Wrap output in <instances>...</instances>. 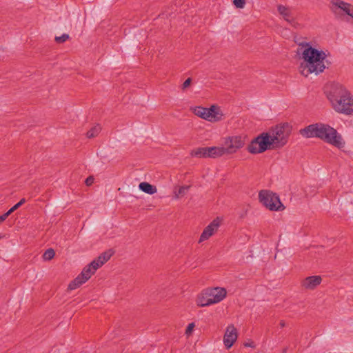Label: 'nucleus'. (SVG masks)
<instances>
[{
  "label": "nucleus",
  "mask_w": 353,
  "mask_h": 353,
  "mask_svg": "<svg viewBox=\"0 0 353 353\" xmlns=\"http://www.w3.org/2000/svg\"><path fill=\"white\" fill-rule=\"evenodd\" d=\"M69 38V36L68 34H63L61 36H57L55 37V41L57 43H63L65 42V41H67Z\"/></svg>",
  "instance_id": "a878e982"
},
{
  "label": "nucleus",
  "mask_w": 353,
  "mask_h": 353,
  "mask_svg": "<svg viewBox=\"0 0 353 353\" xmlns=\"http://www.w3.org/2000/svg\"><path fill=\"white\" fill-rule=\"evenodd\" d=\"M225 118L223 110L216 104L207 107L206 121L210 123H218Z\"/></svg>",
  "instance_id": "ddd939ff"
},
{
  "label": "nucleus",
  "mask_w": 353,
  "mask_h": 353,
  "mask_svg": "<svg viewBox=\"0 0 353 353\" xmlns=\"http://www.w3.org/2000/svg\"><path fill=\"white\" fill-rule=\"evenodd\" d=\"M190 185H182L175 186L173 190V194L176 198L183 196L190 189Z\"/></svg>",
  "instance_id": "aec40b11"
},
{
  "label": "nucleus",
  "mask_w": 353,
  "mask_h": 353,
  "mask_svg": "<svg viewBox=\"0 0 353 353\" xmlns=\"http://www.w3.org/2000/svg\"><path fill=\"white\" fill-rule=\"evenodd\" d=\"M277 12L279 14L283 16L285 19H287L290 15V8L283 4H279L277 5Z\"/></svg>",
  "instance_id": "412c9836"
},
{
  "label": "nucleus",
  "mask_w": 353,
  "mask_h": 353,
  "mask_svg": "<svg viewBox=\"0 0 353 353\" xmlns=\"http://www.w3.org/2000/svg\"><path fill=\"white\" fill-rule=\"evenodd\" d=\"M196 324L194 322L190 323L187 325L184 330V335L187 339L190 338L195 330Z\"/></svg>",
  "instance_id": "4be33fe9"
},
{
  "label": "nucleus",
  "mask_w": 353,
  "mask_h": 353,
  "mask_svg": "<svg viewBox=\"0 0 353 353\" xmlns=\"http://www.w3.org/2000/svg\"><path fill=\"white\" fill-rule=\"evenodd\" d=\"M14 211H15L12 208H11L6 213L0 216L1 218H3V221L7 219V217L11 214Z\"/></svg>",
  "instance_id": "c85d7f7f"
},
{
  "label": "nucleus",
  "mask_w": 353,
  "mask_h": 353,
  "mask_svg": "<svg viewBox=\"0 0 353 353\" xmlns=\"http://www.w3.org/2000/svg\"><path fill=\"white\" fill-rule=\"evenodd\" d=\"M222 223V217L217 216L214 218L206 227L204 228L199 238L198 243H202L210 239L217 232Z\"/></svg>",
  "instance_id": "f8f14e48"
},
{
  "label": "nucleus",
  "mask_w": 353,
  "mask_h": 353,
  "mask_svg": "<svg viewBox=\"0 0 353 353\" xmlns=\"http://www.w3.org/2000/svg\"><path fill=\"white\" fill-rule=\"evenodd\" d=\"M246 3V0H233V5L239 9H243Z\"/></svg>",
  "instance_id": "393cba45"
},
{
  "label": "nucleus",
  "mask_w": 353,
  "mask_h": 353,
  "mask_svg": "<svg viewBox=\"0 0 353 353\" xmlns=\"http://www.w3.org/2000/svg\"><path fill=\"white\" fill-rule=\"evenodd\" d=\"M112 255V250H107L85 265L81 272L68 284V292L75 290L85 283L96 273L99 268H101L110 259Z\"/></svg>",
  "instance_id": "20e7f679"
},
{
  "label": "nucleus",
  "mask_w": 353,
  "mask_h": 353,
  "mask_svg": "<svg viewBox=\"0 0 353 353\" xmlns=\"http://www.w3.org/2000/svg\"><path fill=\"white\" fill-rule=\"evenodd\" d=\"M139 188L142 192L150 195L157 192V187L148 182L140 183L139 185Z\"/></svg>",
  "instance_id": "a211bd4d"
},
{
  "label": "nucleus",
  "mask_w": 353,
  "mask_h": 353,
  "mask_svg": "<svg viewBox=\"0 0 353 353\" xmlns=\"http://www.w3.org/2000/svg\"><path fill=\"white\" fill-rule=\"evenodd\" d=\"M345 18H348L353 23V4H351Z\"/></svg>",
  "instance_id": "bb28decb"
},
{
  "label": "nucleus",
  "mask_w": 353,
  "mask_h": 353,
  "mask_svg": "<svg viewBox=\"0 0 353 353\" xmlns=\"http://www.w3.org/2000/svg\"><path fill=\"white\" fill-rule=\"evenodd\" d=\"M239 330L234 323L228 324L223 332L222 343L226 350H230L238 341Z\"/></svg>",
  "instance_id": "1a4fd4ad"
},
{
  "label": "nucleus",
  "mask_w": 353,
  "mask_h": 353,
  "mask_svg": "<svg viewBox=\"0 0 353 353\" xmlns=\"http://www.w3.org/2000/svg\"><path fill=\"white\" fill-rule=\"evenodd\" d=\"M300 59L299 70L304 77L319 74L330 65L329 52L309 42H302L297 48Z\"/></svg>",
  "instance_id": "f257e3e1"
},
{
  "label": "nucleus",
  "mask_w": 353,
  "mask_h": 353,
  "mask_svg": "<svg viewBox=\"0 0 353 353\" xmlns=\"http://www.w3.org/2000/svg\"><path fill=\"white\" fill-rule=\"evenodd\" d=\"M243 345L245 348H249L252 350H256L257 347L256 342L251 338L245 339L243 343Z\"/></svg>",
  "instance_id": "5701e85b"
},
{
  "label": "nucleus",
  "mask_w": 353,
  "mask_h": 353,
  "mask_svg": "<svg viewBox=\"0 0 353 353\" xmlns=\"http://www.w3.org/2000/svg\"><path fill=\"white\" fill-rule=\"evenodd\" d=\"M190 84V79H187L184 83H183V88H187L188 86H189Z\"/></svg>",
  "instance_id": "7c9ffc66"
},
{
  "label": "nucleus",
  "mask_w": 353,
  "mask_h": 353,
  "mask_svg": "<svg viewBox=\"0 0 353 353\" xmlns=\"http://www.w3.org/2000/svg\"><path fill=\"white\" fill-rule=\"evenodd\" d=\"M2 237H3V236H2V235H1V234H0V239H1Z\"/></svg>",
  "instance_id": "2f4dec72"
},
{
  "label": "nucleus",
  "mask_w": 353,
  "mask_h": 353,
  "mask_svg": "<svg viewBox=\"0 0 353 353\" xmlns=\"http://www.w3.org/2000/svg\"><path fill=\"white\" fill-rule=\"evenodd\" d=\"M299 133L305 138L320 139L339 150H343L346 146L345 140L342 134L327 123L322 122L312 123L300 130Z\"/></svg>",
  "instance_id": "f03ea898"
},
{
  "label": "nucleus",
  "mask_w": 353,
  "mask_h": 353,
  "mask_svg": "<svg viewBox=\"0 0 353 353\" xmlns=\"http://www.w3.org/2000/svg\"><path fill=\"white\" fill-rule=\"evenodd\" d=\"M94 180L93 176H89L85 179V183L87 186H90L93 184Z\"/></svg>",
  "instance_id": "cd10ccee"
},
{
  "label": "nucleus",
  "mask_w": 353,
  "mask_h": 353,
  "mask_svg": "<svg viewBox=\"0 0 353 353\" xmlns=\"http://www.w3.org/2000/svg\"><path fill=\"white\" fill-rule=\"evenodd\" d=\"M208 147L197 148L192 150L191 155L196 158H209Z\"/></svg>",
  "instance_id": "6ab92c4d"
},
{
  "label": "nucleus",
  "mask_w": 353,
  "mask_h": 353,
  "mask_svg": "<svg viewBox=\"0 0 353 353\" xmlns=\"http://www.w3.org/2000/svg\"><path fill=\"white\" fill-rule=\"evenodd\" d=\"M323 278L320 275H312L304 278L301 282V287L306 290H314L322 283Z\"/></svg>",
  "instance_id": "4468645a"
},
{
  "label": "nucleus",
  "mask_w": 353,
  "mask_h": 353,
  "mask_svg": "<svg viewBox=\"0 0 353 353\" xmlns=\"http://www.w3.org/2000/svg\"><path fill=\"white\" fill-rule=\"evenodd\" d=\"M351 4L345 0H330L327 8L333 16L341 19L345 18Z\"/></svg>",
  "instance_id": "9b49d317"
},
{
  "label": "nucleus",
  "mask_w": 353,
  "mask_h": 353,
  "mask_svg": "<svg viewBox=\"0 0 353 353\" xmlns=\"http://www.w3.org/2000/svg\"><path fill=\"white\" fill-rule=\"evenodd\" d=\"M55 256V252L53 249H48L43 254V259L46 261H51Z\"/></svg>",
  "instance_id": "b1692460"
},
{
  "label": "nucleus",
  "mask_w": 353,
  "mask_h": 353,
  "mask_svg": "<svg viewBox=\"0 0 353 353\" xmlns=\"http://www.w3.org/2000/svg\"><path fill=\"white\" fill-rule=\"evenodd\" d=\"M258 199L259 203L270 211L282 212L285 209L279 196L270 190H262L259 191Z\"/></svg>",
  "instance_id": "0eeeda50"
},
{
  "label": "nucleus",
  "mask_w": 353,
  "mask_h": 353,
  "mask_svg": "<svg viewBox=\"0 0 353 353\" xmlns=\"http://www.w3.org/2000/svg\"><path fill=\"white\" fill-rule=\"evenodd\" d=\"M26 200L24 199H21L19 202L15 204L13 207H12L14 210L18 209L22 204L25 203Z\"/></svg>",
  "instance_id": "c756f323"
},
{
  "label": "nucleus",
  "mask_w": 353,
  "mask_h": 353,
  "mask_svg": "<svg viewBox=\"0 0 353 353\" xmlns=\"http://www.w3.org/2000/svg\"><path fill=\"white\" fill-rule=\"evenodd\" d=\"M209 158H219L225 155L222 145L208 147Z\"/></svg>",
  "instance_id": "2eb2a0df"
},
{
  "label": "nucleus",
  "mask_w": 353,
  "mask_h": 353,
  "mask_svg": "<svg viewBox=\"0 0 353 353\" xmlns=\"http://www.w3.org/2000/svg\"><path fill=\"white\" fill-rule=\"evenodd\" d=\"M190 111L195 116L206 121L207 107L196 105L191 107Z\"/></svg>",
  "instance_id": "f3484780"
},
{
  "label": "nucleus",
  "mask_w": 353,
  "mask_h": 353,
  "mask_svg": "<svg viewBox=\"0 0 353 353\" xmlns=\"http://www.w3.org/2000/svg\"><path fill=\"white\" fill-rule=\"evenodd\" d=\"M245 145V139L241 135L227 136L223 138V148L225 154H233Z\"/></svg>",
  "instance_id": "9d476101"
},
{
  "label": "nucleus",
  "mask_w": 353,
  "mask_h": 353,
  "mask_svg": "<svg viewBox=\"0 0 353 353\" xmlns=\"http://www.w3.org/2000/svg\"><path fill=\"white\" fill-rule=\"evenodd\" d=\"M292 130L288 122H279L265 130L274 150L283 148L288 142Z\"/></svg>",
  "instance_id": "423d86ee"
},
{
  "label": "nucleus",
  "mask_w": 353,
  "mask_h": 353,
  "mask_svg": "<svg viewBox=\"0 0 353 353\" xmlns=\"http://www.w3.org/2000/svg\"><path fill=\"white\" fill-rule=\"evenodd\" d=\"M228 296V292L225 287L211 285L200 290L196 294L194 301L198 308H204L223 302Z\"/></svg>",
  "instance_id": "39448f33"
},
{
  "label": "nucleus",
  "mask_w": 353,
  "mask_h": 353,
  "mask_svg": "<svg viewBox=\"0 0 353 353\" xmlns=\"http://www.w3.org/2000/svg\"><path fill=\"white\" fill-rule=\"evenodd\" d=\"M101 130V125L99 123H95L88 130L85 137L88 139L96 138L100 134Z\"/></svg>",
  "instance_id": "dca6fc26"
},
{
  "label": "nucleus",
  "mask_w": 353,
  "mask_h": 353,
  "mask_svg": "<svg viewBox=\"0 0 353 353\" xmlns=\"http://www.w3.org/2000/svg\"><path fill=\"white\" fill-rule=\"evenodd\" d=\"M331 108L338 114L353 115V94L343 84L330 83L325 92Z\"/></svg>",
  "instance_id": "7ed1b4c3"
},
{
  "label": "nucleus",
  "mask_w": 353,
  "mask_h": 353,
  "mask_svg": "<svg viewBox=\"0 0 353 353\" xmlns=\"http://www.w3.org/2000/svg\"><path fill=\"white\" fill-rule=\"evenodd\" d=\"M274 150L265 131L257 134L247 145L248 152L252 154H259Z\"/></svg>",
  "instance_id": "6e6552de"
}]
</instances>
